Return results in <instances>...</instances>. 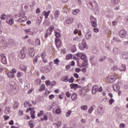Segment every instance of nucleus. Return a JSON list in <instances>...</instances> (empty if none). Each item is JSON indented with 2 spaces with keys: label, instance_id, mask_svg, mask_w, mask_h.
I'll list each match as a JSON object with an SVG mask.
<instances>
[{
  "label": "nucleus",
  "instance_id": "nucleus-26",
  "mask_svg": "<svg viewBox=\"0 0 128 128\" xmlns=\"http://www.w3.org/2000/svg\"><path fill=\"white\" fill-rule=\"evenodd\" d=\"M7 76L10 78H14V74H13L12 72H9L7 73Z\"/></svg>",
  "mask_w": 128,
  "mask_h": 128
},
{
  "label": "nucleus",
  "instance_id": "nucleus-36",
  "mask_svg": "<svg viewBox=\"0 0 128 128\" xmlns=\"http://www.w3.org/2000/svg\"><path fill=\"white\" fill-rule=\"evenodd\" d=\"M7 24H10V26H12L14 24V19L13 18H10L8 22L6 21Z\"/></svg>",
  "mask_w": 128,
  "mask_h": 128
},
{
  "label": "nucleus",
  "instance_id": "nucleus-5",
  "mask_svg": "<svg viewBox=\"0 0 128 128\" xmlns=\"http://www.w3.org/2000/svg\"><path fill=\"white\" fill-rule=\"evenodd\" d=\"M8 86L10 90H16V82H14V81H10Z\"/></svg>",
  "mask_w": 128,
  "mask_h": 128
},
{
  "label": "nucleus",
  "instance_id": "nucleus-45",
  "mask_svg": "<svg viewBox=\"0 0 128 128\" xmlns=\"http://www.w3.org/2000/svg\"><path fill=\"white\" fill-rule=\"evenodd\" d=\"M60 62V60H58V58H56L54 60V64H56L57 66H58V64Z\"/></svg>",
  "mask_w": 128,
  "mask_h": 128
},
{
  "label": "nucleus",
  "instance_id": "nucleus-46",
  "mask_svg": "<svg viewBox=\"0 0 128 128\" xmlns=\"http://www.w3.org/2000/svg\"><path fill=\"white\" fill-rule=\"evenodd\" d=\"M36 44L40 46V39L37 38L36 40Z\"/></svg>",
  "mask_w": 128,
  "mask_h": 128
},
{
  "label": "nucleus",
  "instance_id": "nucleus-23",
  "mask_svg": "<svg viewBox=\"0 0 128 128\" xmlns=\"http://www.w3.org/2000/svg\"><path fill=\"white\" fill-rule=\"evenodd\" d=\"M20 68L21 70H24V72H25L26 70V66L24 65V64H20Z\"/></svg>",
  "mask_w": 128,
  "mask_h": 128
},
{
  "label": "nucleus",
  "instance_id": "nucleus-48",
  "mask_svg": "<svg viewBox=\"0 0 128 128\" xmlns=\"http://www.w3.org/2000/svg\"><path fill=\"white\" fill-rule=\"evenodd\" d=\"M114 102V98H111L110 100H109V104L110 106H112V104Z\"/></svg>",
  "mask_w": 128,
  "mask_h": 128
},
{
  "label": "nucleus",
  "instance_id": "nucleus-25",
  "mask_svg": "<svg viewBox=\"0 0 128 128\" xmlns=\"http://www.w3.org/2000/svg\"><path fill=\"white\" fill-rule=\"evenodd\" d=\"M35 52L34 50V49H30L29 51V56H34Z\"/></svg>",
  "mask_w": 128,
  "mask_h": 128
},
{
  "label": "nucleus",
  "instance_id": "nucleus-35",
  "mask_svg": "<svg viewBox=\"0 0 128 128\" xmlns=\"http://www.w3.org/2000/svg\"><path fill=\"white\" fill-rule=\"evenodd\" d=\"M79 12H80V10L75 9V10H72V14H74L76 16V14H78Z\"/></svg>",
  "mask_w": 128,
  "mask_h": 128
},
{
  "label": "nucleus",
  "instance_id": "nucleus-22",
  "mask_svg": "<svg viewBox=\"0 0 128 128\" xmlns=\"http://www.w3.org/2000/svg\"><path fill=\"white\" fill-rule=\"evenodd\" d=\"M80 59L82 60H88V57H86V56L84 55V54L82 53V54L80 56Z\"/></svg>",
  "mask_w": 128,
  "mask_h": 128
},
{
  "label": "nucleus",
  "instance_id": "nucleus-24",
  "mask_svg": "<svg viewBox=\"0 0 128 128\" xmlns=\"http://www.w3.org/2000/svg\"><path fill=\"white\" fill-rule=\"evenodd\" d=\"M2 64H8V62H6V56L2 57Z\"/></svg>",
  "mask_w": 128,
  "mask_h": 128
},
{
  "label": "nucleus",
  "instance_id": "nucleus-14",
  "mask_svg": "<svg viewBox=\"0 0 128 128\" xmlns=\"http://www.w3.org/2000/svg\"><path fill=\"white\" fill-rule=\"evenodd\" d=\"M88 48V46L86 44H81L79 45V48L81 50H86V48Z\"/></svg>",
  "mask_w": 128,
  "mask_h": 128
},
{
  "label": "nucleus",
  "instance_id": "nucleus-50",
  "mask_svg": "<svg viewBox=\"0 0 128 128\" xmlns=\"http://www.w3.org/2000/svg\"><path fill=\"white\" fill-rule=\"evenodd\" d=\"M55 36L56 38H60V33L57 32H55Z\"/></svg>",
  "mask_w": 128,
  "mask_h": 128
},
{
  "label": "nucleus",
  "instance_id": "nucleus-19",
  "mask_svg": "<svg viewBox=\"0 0 128 128\" xmlns=\"http://www.w3.org/2000/svg\"><path fill=\"white\" fill-rule=\"evenodd\" d=\"M92 32H88L86 34V38L87 40H90V38H92Z\"/></svg>",
  "mask_w": 128,
  "mask_h": 128
},
{
  "label": "nucleus",
  "instance_id": "nucleus-7",
  "mask_svg": "<svg viewBox=\"0 0 128 128\" xmlns=\"http://www.w3.org/2000/svg\"><path fill=\"white\" fill-rule=\"evenodd\" d=\"M116 80V76H110L108 77V82H114Z\"/></svg>",
  "mask_w": 128,
  "mask_h": 128
},
{
  "label": "nucleus",
  "instance_id": "nucleus-47",
  "mask_svg": "<svg viewBox=\"0 0 128 128\" xmlns=\"http://www.w3.org/2000/svg\"><path fill=\"white\" fill-rule=\"evenodd\" d=\"M91 24L93 28H96V22L95 21H92Z\"/></svg>",
  "mask_w": 128,
  "mask_h": 128
},
{
  "label": "nucleus",
  "instance_id": "nucleus-56",
  "mask_svg": "<svg viewBox=\"0 0 128 128\" xmlns=\"http://www.w3.org/2000/svg\"><path fill=\"white\" fill-rule=\"evenodd\" d=\"M41 56H42V58H46V52H42L41 54Z\"/></svg>",
  "mask_w": 128,
  "mask_h": 128
},
{
  "label": "nucleus",
  "instance_id": "nucleus-61",
  "mask_svg": "<svg viewBox=\"0 0 128 128\" xmlns=\"http://www.w3.org/2000/svg\"><path fill=\"white\" fill-rule=\"evenodd\" d=\"M120 128H126V124H120Z\"/></svg>",
  "mask_w": 128,
  "mask_h": 128
},
{
  "label": "nucleus",
  "instance_id": "nucleus-20",
  "mask_svg": "<svg viewBox=\"0 0 128 128\" xmlns=\"http://www.w3.org/2000/svg\"><path fill=\"white\" fill-rule=\"evenodd\" d=\"M90 62L92 66H98V61L96 60V59H94L92 60H91Z\"/></svg>",
  "mask_w": 128,
  "mask_h": 128
},
{
  "label": "nucleus",
  "instance_id": "nucleus-37",
  "mask_svg": "<svg viewBox=\"0 0 128 128\" xmlns=\"http://www.w3.org/2000/svg\"><path fill=\"white\" fill-rule=\"evenodd\" d=\"M86 92H88V90H90V88L89 86H86V87H84V88H82Z\"/></svg>",
  "mask_w": 128,
  "mask_h": 128
},
{
  "label": "nucleus",
  "instance_id": "nucleus-32",
  "mask_svg": "<svg viewBox=\"0 0 128 128\" xmlns=\"http://www.w3.org/2000/svg\"><path fill=\"white\" fill-rule=\"evenodd\" d=\"M122 68L120 69V72H124L126 70V64H122Z\"/></svg>",
  "mask_w": 128,
  "mask_h": 128
},
{
  "label": "nucleus",
  "instance_id": "nucleus-53",
  "mask_svg": "<svg viewBox=\"0 0 128 128\" xmlns=\"http://www.w3.org/2000/svg\"><path fill=\"white\" fill-rule=\"evenodd\" d=\"M46 84L47 86H50L51 83H50V80H47L46 81Z\"/></svg>",
  "mask_w": 128,
  "mask_h": 128
},
{
  "label": "nucleus",
  "instance_id": "nucleus-55",
  "mask_svg": "<svg viewBox=\"0 0 128 128\" xmlns=\"http://www.w3.org/2000/svg\"><path fill=\"white\" fill-rule=\"evenodd\" d=\"M69 82L72 84V82H74V77H71L70 78V79L69 80Z\"/></svg>",
  "mask_w": 128,
  "mask_h": 128
},
{
  "label": "nucleus",
  "instance_id": "nucleus-17",
  "mask_svg": "<svg viewBox=\"0 0 128 128\" xmlns=\"http://www.w3.org/2000/svg\"><path fill=\"white\" fill-rule=\"evenodd\" d=\"M74 18H68L66 20V24H70L72 23V22H74Z\"/></svg>",
  "mask_w": 128,
  "mask_h": 128
},
{
  "label": "nucleus",
  "instance_id": "nucleus-16",
  "mask_svg": "<svg viewBox=\"0 0 128 128\" xmlns=\"http://www.w3.org/2000/svg\"><path fill=\"white\" fill-rule=\"evenodd\" d=\"M98 90V86L95 85L93 86L92 90V94H96Z\"/></svg>",
  "mask_w": 128,
  "mask_h": 128
},
{
  "label": "nucleus",
  "instance_id": "nucleus-13",
  "mask_svg": "<svg viewBox=\"0 0 128 128\" xmlns=\"http://www.w3.org/2000/svg\"><path fill=\"white\" fill-rule=\"evenodd\" d=\"M40 71L41 72H42L43 74L44 72H50V68H48L46 66L44 67H41Z\"/></svg>",
  "mask_w": 128,
  "mask_h": 128
},
{
  "label": "nucleus",
  "instance_id": "nucleus-11",
  "mask_svg": "<svg viewBox=\"0 0 128 128\" xmlns=\"http://www.w3.org/2000/svg\"><path fill=\"white\" fill-rule=\"evenodd\" d=\"M70 88L72 89H74L75 90H76V88H82L80 86L76 84H70Z\"/></svg>",
  "mask_w": 128,
  "mask_h": 128
},
{
  "label": "nucleus",
  "instance_id": "nucleus-10",
  "mask_svg": "<svg viewBox=\"0 0 128 128\" xmlns=\"http://www.w3.org/2000/svg\"><path fill=\"white\" fill-rule=\"evenodd\" d=\"M0 44H2L4 46H8V43L4 38L2 36H0Z\"/></svg>",
  "mask_w": 128,
  "mask_h": 128
},
{
  "label": "nucleus",
  "instance_id": "nucleus-33",
  "mask_svg": "<svg viewBox=\"0 0 128 128\" xmlns=\"http://www.w3.org/2000/svg\"><path fill=\"white\" fill-rule=\"evenodd\" d=\"M44 88H46V86H44V84H42L39 88L38 90L39 92H42V90H44Z\"/></svg>",
  "mask_w": 128,
  "mask_h": 128
},
{
  "label": "nucleus",
  "instance_id": "nucleus-59",
  "mask_svg": "<svg viewBox=\"0 0 128 128\" xmlns=\"http://www.w3.org/2000/svg\"><path fill=\"white\" fill-rule=\"evenodd\" d=\"M38 56H36L34 59V64H36L38 62Z\"/></svg>",
  "mask_w": 128,
  "mask_h": 128
},
{
  "label": "nucleus",
  "instance_id": "nucleus-2",
  "mask_svg": "<svg viewBox=\"0 0 128 128\" xmlns=\"http://www.w3.org/2000/svg\"><path fill=\"white\" fill-rule=\"evenodd\" d=\"M90 2L88 4V6H89L90 8L92 10H94V8H96L98 6V3L96 2L94 0H90Z\"/></svg>",
  "mask_w": 128,
  "mask_h": 128
},
{
  "label": "nucleus",
  "instance_id": "nucleus-42",
  "mask_svg": "<svg viewBox=\"0 0 128 128\" xmlns=\"http://www.w3.org/2000/svg\"><path fill=\"white\" fill-rule=\"evenodd\" d=\"M72 58V54H68L66 56V60H70Z\"/></svg>",
  "mask_w": 128,
  "mask_h": 128
},
{
  "label": "nucleus",
  "instance_id": "nucleus-44",
  "mask_svg": "<svg viewBox=\"0 0 128 128\" xmlns=\"http://www.w3.org/2000/svg\"><path fill=\"white\" fill-rule=\"evenodd\" d=\"M13 108H14V110H16V108H18V102H16L14 104Z\"/></svg>",
  "mask_w": 128,
  "mask_h": 128
},
{
  "label": "nucleus",
  "instance_id": "nucleus-64",
  "mask_svg": "<svg viewBox=\"0 0 128 128\" xmlns=\"http://www.w3.org/2000/svg\"><path fill=\"white\" fill-rule=\"evenodd\" d=\"M124 20L126 24H128V16H126L125 17V18H124Z\"/></svg>",
  "mask_w": 128,
  "mask_h": 128
},
{
  "label": "nucleus",
  "instance_id": "nucleus-28",
  "mask_svg": "<svg viewBox=\"0 0 128 128\" xmlns=\"http://www.w3.org/2000/svg\"><path fill=\"white\" fill-rule=\"evenodd\" d=\"M88 64V60H85L84 61L82 62V66L84 67V66H86Z\"/></svg>",
  "mask_w": 128,
  "mask_h": 128
},
{
  "label": "nucleus",
  "instance_id": "nucleus-40",
  "mask_svg": "<svg viewBox=\"0 0 128 128\" xmlns=\"http://www.w3.org/2000/svg\"><path fill=\"white\" fill-rule=\"evenodd\" d=\"M81 110H88V106L84 105L81 106Z\"/></svg>",
  "mask_w": 128,
  "mask_h": 128
},
{
  "label": "nucleus",
  "instance_id": "nucleus-54",
  "mask_svg": "<svg viewBox=\"0 0 128 128\" xmlns=\"http://www.w3.org/2000/svg\"><path fill=\"white\" fill-rule=\"evenodd\" d=\"M64 82H69L68 76H66V77H64Z\"/></svg>",
  "mask_w": 128,
  "mask_h": 128
},
{
  "label": "nucleus",
  "instance_id": "nucleus-8",
  "mask_svg": "<svg viewBox=\"0 0 128 128\" xmlns=\"http://www.w3.org/2000/svg\"><path fill=\"white\" fill-rule=\"evenodd\" d=\"M118 34L120 38H124L126 36L128 32L124 30H122L118 32Z\"/></svg>",
  "mask_w": 128,
  "mask_h": 128
},
{
  "label": "nucleus",
  "instance_id": "nucleus-1",
  "mask_svg": "<svg viewBox=\"0 0 128 128\" xmlns=\"http://www.w3.org/2000/svg\"><path fill=\"white\" fill-rule=\"evenodd\" d=\"M90 2L88 4V6H89L90 8L92 10H94V8H96L98 6V3L96 2L94 0H90Z\"/></svg>",
  "mask_w": 128,
  "mask_h": 128
},
{
  "label": "nucleus",
  "instance_id": "nucleus-57",
  "mask_svg": "<svg viewBox=\"0 0 128 128\" xmlns=\"http://www.w3.org/2000/svg\"><path fill=\"white\" fill-rule=\"evenodd\" d=\"M113 40H114L115 42H121V41H120V39H118V38H116V37H114V38H113Z\"/></svg>",
  "mask_w": 128,
  "mask_h": 128
},
{
  "label": "nucleus",
  "instance_id": "nucleus-52",
  "mask_svg": "<svg viewBox=\"0 0 128 128\" xmlns=\"http://www.w3.org/2000/svg\"><path fill=\"white\" fill-rule=\"evenodd\" d=\"M6 14H3L2 15L0 18L2 20H6Z\"/></svg>",
  "mask_w": 128,
  "mask_h": 128
},
{
  "label": "nucleus",
  "instance_id": "nucleus-12",
  "mask_svg": "<svg viewBox=\"0 0 128 128\" xmlns=\"http://www.w3.org/2000/svg\"><path fill=\"white\" fill-rule=\"evenodd\" d=\"M112 52L114 54H120L122 51L118 48H114L112 50Z\"/></svg>",
  "mask_w": 128,
  "mask_h": 128
},
{
  "label": "nucleus",
  "instance_id": "nucleus-18",
  "mask_svg": "<svg viewBox=\"0 0 128 128\" xmlns=\"http://www.w3.org/2000/svg\"><path fill=\"white\" fill-rule=\"evenodd\" d=\"M8 44L10 46H12L16 44V42H14V40L12 39H10L8 40Z\"/></svg>",
  "mask_w": 128,
  "mask_h": 128
},
{
  "label": "nucleus",
  "instance_id": "nucleus-49",
  "mask_svg": "<svg viewBox=\"0 0 128 128\" xmlns=\"http://www.w3.org/2000/svg\"><path fill=\"white\" fill-rule=\"evenodd\" d=\"M44 115V110L40 111V112L38 114V116L40 118V116H42Z\"/></svg>",
  "mask_w": 128,
  "mask_h": 128
},
{
  "label": "nucleus",
  "instance_id": "nucleus-58",
  "mask_svg": "<svg viewBox=\"0 0 128 128\" xmlns=\"http://www.w3.org/2000/svg\"><path fill=\"white\" fill-rule=\"evenodd\" d=\"M61 112L62 111L60 110V108H57L55 110V112L58 114H60Z\"/></svg>",
  "mask_w": 128,
  "mask_h": 128
},
{
  "label": "nucleus",
  "instance_id": "nucleus-4",
  "mask_svg": "<svg viewBox=\"0 0 128 128\" xmlns=\"http://www.w3.org/2000/svg\"><path fill=\"white\" fill-rule=\"evenodd\" d=\"M104 112V108L102 105L99 106L97 108V114L98 116H102Z\"/></svg>",
  "mask_w": 128,
  "mask_h": 128
},
{
  "label": "nucleus",
  "instance_id": "nucleus-27",
  "mask_svg": "<svg viewBox=\"0 0 128 128\" xmlns=\"http://www.w3.org/2000/svg\"><path fill=\"white\" fill-rule=\"evenodd\" d=\"M94 108H96V106L92 105L88 110L89 114H92V110H94Z\"/></svg>",
  "mask_w": 128,
  "mask_h": 128
},
{
  "label": "nucleus",
  "instance_id": "nucleus-6",
  "mask_svg": "<svg viewBox=\"0 0 128 128\" xmlns=\"http://www.w3.org/2000/svg\"><path fill=\"white\" fill-rule=\"evenodd\" d=\"M60 37H56L55 39V44L57 48H59L62 46V40H60Z\"/></svg>",
  "mask_w": 128,
  "mask_h": 128
},
{
  "label": "nucleus",
  "instance_id": "nucleus-43",
  "mask_svg": "<svg viewBox=\"0 0 128 128\" xmlns=\"http://www.w3.org/2000/svg\"><path fill=\"white\" fill-rule=\"evenodd\" d=\"M29 126L31 128H34V122H32V120H30L29 122Z\"/></svg>",
  "mask_w": 128,
  "mask_h": 128
},
{
  "label": "nucleus",
  "instance_id": "nucleus-60",
  "mask_svg": "<svg viewBox=\"0 0 128 128\" xmlns=\"http://www.w3.org/2000/svg\"><path fill=\"white\" fill-rule=\"evenodd\" d=\"M4 120H9L10 118V116L6 115H4Z\"/></svg>",
  "mask_w": 128,
  "mask_h": 128
},
{
  "label": "nucleus",
  "instance_id": "nucleus-62",
  "mask_svg": "<svg viewBox=\"0 0 128 128\" xmlns=\"http://www.w3.org/2000/svg\"><path fill=\"white\" fill-rule=\"evenodd\" d=\"M53 98H54V95L52 94L49 96V99L50 100H52Z\"/></svg>",
  "mask_w": 128,
  "mask_h": 128
},
{
  "label": "nucleus",
  "instance_id": "nucleus-34",
  "mask_svg": "<svg viewBox=\"0 0 128 128\" xmlns=\"http://www.w3.org/2000/svg\"><path fill=\"white\" fill-rule=\"evenodd\" d=\"M26 18L24 20H22V16H21L18 20V22H21L22 24V22H26Z\"/></svg>",
  "mask_w": 128,
  "mask_h": 128
},
{
  "label": "nucleus",
  "instance_id": "nucleus-30",
  "mask_svg": "<svg viewBox=\"0 0 128 128\" xmlns=\"http://www.w3.org/2000/svg\"><path fill=\"white\" fill-rule=\"evenodd\" d=\"M30 88V84L26 82L24 85V90H28Z\"/></svg>",
  "mask_w": 128,
  "mask_h": 128
},
{
  "label": "nucleus",
  "instance_id": "nucleus-31",
  "mask_svg": "<svg viewBox=\"0 0 128 128\" xmlns=\"http://www.w3.org/2000/svg\"><path fill=\"white\" fill-rule=\"evenodd\" d=\"M71 114H72V110H68V112H66V118H70V116Z\"/></svg>",
  "mask_w": 128,
  "mask_h": 128
},
{
  "label": "nucleus",
  "instance_id": "nucleus-9",
  "mask_svg": "<svg viewBox=\"0 0 128 128\" xmlns=\"http://www.w3.org/2000/svg\"><path fill=\"white\" fill-rule=\"evenodd\" d=\"M120 58L122 60H128V52H123L120 54Z\"/></svg>",
  "mask_w": 128,
  "mask_h": 128
},
{
  "label": "nucleus",
  "instance_id": "nucleus-63",
  "mask_svg": "<svg viewBox=\"0 0 128 128\" xmlns=\"http://www.w3.org/2000/svg\"><path fill=\"white\" fill-rule=\"evenodd\" d=\"M54 26H50L49 28V30L50 31V32H52V30H54Z\"/></svg>",
  "mask_w": 128,
  "mask_h": 128
},
{
  "label": "nucleus",
  "instance_id": "nucleus-15",
  "mask_svg": "<svg viewBox=\"0 0 128 128\" xmlns=\"http://www.w3.org/2000/svg\"><path fill=\"white\" fill-rule=\"evenodd\" d=\"M86 94V92L84 89H82V88L79 90V95L80 96H84Z\"/></svg>",
  "mask_w": 128,
  "mask_h": 128
},
{
  "label": "nucleus",
  "instance_id": "nucleus-29",
  "mask_svg": "<svg viewBox=\"0 0 128 128\" xmlns=\"http://www.w3.org/2000/svg\"><path fill=\"white\" fill-rule=\"evenodd\" d=\"M43 12H44V16H45V18H48V16H49L50 14V11L48 10L47 12H46V11H44Z\"/></svg>",
  "mask_w": 128,
  "mask_h": 128
},
{
  "label": "nucleus",
  "instance_id": "nucleus-38",
  "mask_svg": "<svg viewBox=\"0 0 128 128\" xmlns=\"http://www.w3.org/2000/svg\"><path fill=\"white\" fill-rule=\"evenodd\" d=\"M54 16L55 18L58 19V16H60V12L58 11L55 12Z\"/></svg>",
  "mask_w": 128,
  "mask_h": 128
},
{
  "label": "nucleus",
  "instance_id": "nucleus-39",
  "mask_svg": "<svg viewBox=\"0 0 128 128\" xmlns=\"http://www.w3.org/2000/svg\"><path fill=\"white\" fill-rule=\"evenodd\" d=\"M5 112L6 114H10V109L9 107L5 108Z\"/></svg>",
  "mask_w": 128,
  "mask_h": 128
},
{
  "label": "nucleus",
  "instance_id": "nucleus-3",
  "mask_svg": "<svg viewBox=\"0 0 128 128\" xmlns=\"http://www.w3.org/2000/svg\"><path fill=\"white\" fill-rule=\"evenodd\" d=\"M26 48H22V50L20 51V52L18 54V56L20 58L23 60V58H26Z\"/></svg>",
  "mask_w": 128,
  "mask_h": 128
},
{
  "label": "nucleus",
  "instance_id": "nucleus-41",
  "mask_svg": "<svg viewBox=\"0 0 128 128\" xmlns=\"http://www.w3.org/2000/svg\"><path fill=\"white\" fill-rule=\"evenodd\" d=\"M120 2V0H112V3L114 4H118Z\"/></svg>",
  "mask_w": 128,
  "mask_h": 128
},
{
  "label": "nucleus",
  "instance_id": "nucleus-21",
  "mask_svg": "<svg viewBox=\"0 0 128 128\" xmlns=\"http://www.w3.org/2000/svg\"><path fill=\"white\" fill-rule=\"evenodd\" d=\"M71 98L72 100H76L78 99V95L76 94V93H74L71 96Z\"/></svg>",
  "mask_w": 128,
  "mask_h": 128
},
{
  "label": "nucleus",
  "instance_id": "nucleus-51",
  "mask_svg": "<svg viewBox=\"0 0 128 128\" xmlns=\"http://www.w3.org/2000/svg\"><path fill=\"white\" fill-rule=\"evenodd\" d=\"M26 20H28V18H26V14L24 13L23 14V15L22 16V20H26Z\"/></svg>",
  "mask_w": 128,
  "mask_h": 128
}]
</instances>
